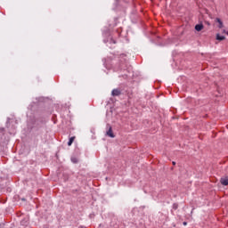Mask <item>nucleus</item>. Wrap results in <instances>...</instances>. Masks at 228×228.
<instances>
[{"label": "nucleus", "instance_id": "1", "mask_svg": "<svg viewBox=\"0 0 228 228\" xmlns=\"http://www.w3.org/2000/svg\"><path fill=\"white\" fill-rule=\"evenodd\" d=\"M220 183L223 186H228V177H222Z\"/></svg>", "mask_w": 228, "mask_h": 228}, {"label": "nucleus", "instance_id": "2", "mask_svg": "<svg viewBox=\"0 0 228 228\" xmlns=\"http://www.w3.org/2000/svg\"><path fill=\"white\" fill-rule=\"evenodd\" d=\"M120 94H122V93L120 92L119 89H113L111 92V94L113 95V97H117V96L120 95Z\"/></svg>", "mask_w": 228, "mask_h": 228}, {"label": "nucleus", "instance_id": "3", "mask_svg": "<svg viewBox=\"0 0 228 228\" xmlns=\"http://www.w3.org/2000/svg\"><path fill=\"white\" fill-rule=\"evenodd\" d=\"M107 136H110V138H115V134H113L111 126H110L109 130L107 131Z\"/></svg>", "mask_w": 228, "mask_h": 228}, {"label": "nucleus", "instance_id": "4", "mask_svg": "<svg viewBox=\"0 0 228 228\" xmlns=\"http://www.w3.org/2000/svg\"><path fill=\"white\" fill-rule=\"evenodd\" d=\"M195 29H196V31H202V29H204V25H202V24H197V25L195 26Z\"/></svg>", "mask_w": 228, "mask_h": 228}, {"label": "nucleus", "instance_id": "5", "mask_svg": "<svg viewBox=\"0 0 228 228\" xmlns=\"http://www.w3.org/2000/svg\"><path fill=\"white\" fill-rule=\"evenodd\" d=\"M216 22H218V24H219V26H218V28H220V29H222V28H224V22H222V20H220V18H216Z\"/></svg>", "mask_w": 228, "mask_h": 228}, {"label": "nucleus", "instance_id": "6", "mask_svg": "<svg viewBox=\"0 0 228 228\" xmlns=\"http://www.w3.org/2000/svg\"><path fill=\"white\" fill-rule=\"evenodd\" d=\"M216 40H219V42H222L223 40H225V36H221L220 34H216Z\"/></svg>", "mask_w": 228, "mask_h": 228}, {"label": "nucleus", "instance_id": "7", "mask_svg": "<svg viewBox=\"0 0 228 228\" xmlns=\"http://www.w3.org/2000/svg\"><path fill=\"white\" fill-rule=\"evenodd\" d=\"M74 140H76V136H72L69 138V141L68 142L69 147H70V145H72V143H74Z\"/></svg>", "mask_w": 228, "mask_h": 228}, {"label": "nucleus", "instance_id": "8", "mask_svg": "<svg viewBox=\"0 0 228 228\" xmlns=\"http://www.w3.org/2000/svg\"><path fill=\"white\" fill-rule=\"evenodd\" d=\"M222 34H223V35H228V32H227V30H225V29H223V32H222Z\"/></svg>", "mask_w": 228, "mask_h": 228}, {"label": "nucleus", "instance_id": "9", "mask_svg": "<svg viewBox=\"0 0 228 228\" xmlns=\"http://www.w3.org/2000/svg\"><path fill=\"white\" fill-rule=\"evenodd\" d=\"M172 163H173L174 166H175V161H173Z\"/></svg>", "mask_w": 228, "mask_h": 228}, {"label": "nucleus", "instance_id": "10", "mask_svg": "<svg viewBox=\"0 0 228 228\" xmlns=\"http://www.w3.org/2000/svg\"><path fill=\"white\" fill-rule=\"evenodd\" d=\"M183 225H186V223H183Z\"/></svg>", "mask_w": 228, "mask_h": 228}]
</instances>
